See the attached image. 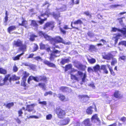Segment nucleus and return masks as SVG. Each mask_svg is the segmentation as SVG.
Here are the masks:
<instances>
[{"label": "nucleus", "mask_w": 126, "mask_h": 126, "mask_svg": "<svg viewBox=\"0 0 126 126\" xmlns=\"http://www.w3.org/2000/svg\"><path fill=\"white\" fill-rule=\"evenodd\" d=\"M117 31L121 32L125 35V37H126V28H123L122 30H120L116 28H112L111 30V32H115Z\"/></svg>", "instance_id": "7"}, {"label": "nucleus", "mask_w": 126, "mask_h": 126, "mask_svg": "<svg viewBox=\"0 0 126 126\" xmlns=\"http://www.w3.org/2000/svg\"><path fill=\"white\" fill-rule=\"evenodd\" d=\"M39 117L36 116H30L28 117V119L30 118H34L35 119H38L39 118Z\"/></svg>", "instance_id": "48"}, {"label": "nucleus", "mask_w": 126, "mask_h": 126, "mask_svg": "<svg viewBox=\"0 0 126 126\" xmlns=\"http://www.w3.org/2000/svg\"><path fill=\"white\" fill-rule=\"evenodd\" d=\"M81 97L82 98L85 99L87 100H88L89 98V97L87 95H82L81 96Z\"/></svg>", "instance_id": "46"}, {"label": "nucleus", "mask_w": 126, "mask_h": 126, "mask_svg": "<svg viewBox=\"0 0 126 126\" xmlns=\"http://www.w3.org/2000/svg\"><path fill=\"white\" fill-rule=\"evenodd\" d=\"M13 70V71L14 72H16L18 70V68L15 65L14 66Z\"/></svg>", "instance_id": "52"}, {"label": "nucleus", "mask_w": 126, "mask_h": 126, "mask_svg": "<svg viewBox=\"0 0 126 126\" xmlns=\"http://www.w3.org/2000/svg\"><path fill=\"white\" fill-rule=\"evenodd\" d=\"M14 46L15 47H21L22 45V42L19 39L14 41L13 43Z\"/></svg>", "instance_id": "9"}, {"label": "nucleus", "mask_w": 126, "mask_h": 126, "mask_svg": "<svg viewBox=\"0 0 126 126\" xmlns=\"http://www.w3.org/2000/svg\"><path fill=\"white\" fill-rule=\"evenodd\" d=\"M22 19L23 20L22 23L21 24L19 23V25L22 26L27 28V22L23 18H22Z\"/></svg>", "instance_id": "20"}, {"label": "nucleus", "mask_w": 126, "mask_h": 126, "mask_svg": "<svg viewBox=\"0 0 126 126\" xmlns=\"http://www.w3.org/2000/svg\"><path fill=\"white\" fill-rule=\"evenodd\" d=\"M23 75L24 78H25L29 76V74L26 71H24L23 73Z\"/></svg>", "instance_id": "41"}, {"label": "nucleus", "mask_w": 126, "mask_h": 126, "mask_svg": "<svg viewBox=\"0 0 126 126\" xmlns=\"http://www.w3.org/2000/svg\"><path fill=\"white\" fill-rule=\"evenodd\" d=\"M35 106L34 104H32L31 105H29L27 106L26 110H27L29 112L33 111V112L35 113V111L34 110V107Z\"/></svg>", "instance_id": "10"}, {"label": "nucleus", "mask_w": 126, "mask_h": 126, "mask_svg": "<svg viewBox=\"0 0 126 126\" xmlns=\"http://www.w3.org/2000/svg\"><path fill=\"white\" fill-rule=\"evenodd\" d=\"M77 64L78 65L75 64V66L79 69H81L82 67V65L78 62L77 63Z\"/></svg>", "instance_id": "38"}, {"label": "nucleus", "mask_w": 126, "mask_h": 126, "mask_svg": "<svg viewBox=\"0 0 126 126\" xmlns=\"http://www.w3.org/2000/svg\"><path fill=\"white\" fill-rule=\"evenodd\" d=\"M71 75V78L72 79H74L78 81L79 79H80L82 77L83 74L82 72L80 71H77L74 69L72 70L70 72Z\"/></svg>", "instance_id": "1"}, {"label": "nucleus", "mask_w": 126, "mask_h": 126, "mask_svg": "<svg viewBox=\"0 0 126 126\" xmlns=\"http://www.w3.org/2000/svg\"><path fill=\"white\" fill-rule=\"evenodd\" d=\"M24 53H22L21 54H20L18 55L17 56H16V57L14 58H13V59L14 60H19V57L21 56L22 55L24 54Z\"/></svg>", "instance_id": "35"}, {"label": "nucleus", "mask_w": 126, "mask_h": 126, "mask_svg": "<svg viewBox=\"0 0 126 126\" xmlns=\"http://www.w3.org/2000/svg\"><path fill=\"white\" fill-rule=\"evenodd\" d=\"M88 71L89 73L92 72L94 71V69H93L91 67H89L88 68Z\"/></svg>", "instance_id": "56"}, {"label": "nucleus", "mask_w": 126, "mask_h": 126, "mask_svg": "<svg viewBox=\"0 0 126 126\" xmlns=\"http://www.w3.org/2000/svg\"><path fill=\"white\" fill-rule=\"evenodd\" d=\"M110 72L111 74L113 76H114L115 75V73L113 71L112 69L110 70Z\"/></svg>", "instance_id": "58"}, {"label": "nucleus", "mask_w": 126, "mask_h": 126, "mask_svg": "<svg viewBox=\"0 0 126 126\" xmlns=\"http://www.w3.org/2000/svg\"><path fill=\"white\" fill-rule=\"evenodd\" d=\"M56 112L58 117L60 118H62L65 114V111L59 108H56Z\"/></svg>", "instance_id": "5"}, {"label": "nucleus", "mask_w": 126, "mask_h": 126, "mask_svg": "<svg viewBox=\"0 0 126 126\" xmlns=\"http://www.w3.org/2000/svg\"><path fill=\"white\" fill-rule=\"evenodd\" d=\"M82 123L84 126H90L92 125L90 119L88 118L85 119Z\"/></svg>", "instance_id": "11"}, {"label": "nucleus", "mask_w": 126, "mask_h": 126, "mask_svg": "<svg viewBox=\"0 0 126 126\" xmlns=\"http://www.w3.org/2000/svg\"><path fill=\"white\" fill-rule=\"evenodd\" d=\"M40 48L41 49H43L45 48V45L42 44H41L40 45Z\"/></svg>", "instance_id": "55"}, {"label": "nucleus", "mask_w": 126, "mask_h": 126, "mask_svg": "<svg viewBox=\"0 0 126 126\" xmlns=\"http://www.w3.org/2000/svg\"><path fill=\"white\" fill-rule=\"evenodd\" d=\"M83 23L82 22L80 19H79L77 21H75L74 23V24H81Z\"/></svg>", "instance_id": "33"}, {"label": "nucleus", "mask_w": 126, "mask_h": 126, "mask_svg": "<svg viewBox=\"0 0 126 126\" xmlns=\"http://www.w3.org/2000/svg\"><path fill=\"white\" fill-rule=\"evenodd\" d=\"M45 33H43L41 31H39V35L41 36H44V35H45Z\"/></svg>", "instance_id": "57"}, {"label": "nucleus", "mask_w": 126, "mask_h": 126, "mask_svg": "<svg viewBox=\"0 0 126 126\" xmlns=\"http://www.w3.org/2000/svg\"><path fill=\"white\" fill-rule=\"evenodd\" d=\"M92 108L91 107L88 108L86 110V112L88 114H91L93 112V110H92Z\"/></svg>", "instance_id": "28"}, {"label": "nucleus", "mask_w": 126, "mask_h": 126, "mask_svg": "<svg viewBox=\"0 0 126 126\" xmlns=\"http://www.w3.org/2000/svg\"><path fill=\"white\" fill-rule=\"evenodd\" d=\"M37 79V77H34L32 76H30L28 80V83H30V81L32 79H33L34 80L37 81L36 80Z\"/></svg>", "instance_id": "27"}, {"label": "nucleus", "mask_w": 126, "mask_h": 126, "mask_svg": "<svg viewBox=\"0 0 126 126\" xmlns=\"http://www.w3.org/2000/svg\"><path fill=\"white\" fill-rule=\"evenodd\" d=\"M44 37L47 40H49L51 39V38L50 36L48 35L46 33L44 36Z\"/></svg>", "instance_id": "39"}, {"label": "nucleus", "mask_w": 126, "mask_h": 126, "mask_svg": "<svg viewBox=\"0 0 126 126\" xmlns=\"http://www.w3.org/2000/svg\"><path fill=\"white\" fill-rule=\"evenodd\" d=\"M101 70L102 69L103 71L106 74H108V70L106 68V66L105 65H103L101 66L100 68Z\"/></svg>", "instance_id": "23"}, {"label": "nucleus", "mask_w": 126, "mask_h": 126, "mask_svg": "<svg viewBox=\"0 0 126 126\" xmlns=\"http://www.w3.org/2000/svg\"><path fill=\"white\" fill-rule=\"evenodd\" d=\"M59 47L57 45H55L54 47H52V48L53 49L52 52L51 53L50 57L49 58L50 59L52 60L54 58V57H57L59 56L60 55V51H59L55 49V48Z\"/></svg>", "instance_id": "2"}, {"label": "nucleus", "mask_w": 126, "mask_h": 126, "mask_svg": "<svg viewBox=\"0 0 126 126\" xmlns=\"http://www.w3.org/2000/svg\"><path fill=\"white\" fill-rule=\"evenodd\" d=\"M69 61V60L68 59H62L61 63L62 64H63L68 62Z\"/></svg>", "instance_id": "31"}, {"label": "nucleus", "mask_w": 126, "mask_h": 126, "mask_svg": "<svg viewBox=\"0 0 126 126\" xmlns=\"http://www.w3.org/2000/svg\"><path fill=\"white\" fill-rule=\"evenodd\" d=\"M60 30L61 32L63 34H65L66 33V31L63 29L61 28L60 27Z\"/></svg>", "instance_id": "60"}, {"label": "nucleus", "mask_w": 126, "mask_h": 126, "mask_svg": "<svg viewBox=\"0 0 126 126\" xmlns=\"http://www.w3.org/2000/svg\"><path fill=\"white\" fill-rule=\"evenodd\" d=\"M18 113L19 114V116H21V115L23 114V112L22 111V109L18 111Z\"/></svg>", "instance_id": "63"}, {"label": "nucleus", "mask_w": 126, "mask_h": 126, "mask_svg": "<svg viewBox=\"0 0 126 126\" xmlns=\"http://www.w3.org/2000/svg\"><path fill=\"white\" fill-rule=\"evenodd\" d=\"M70 121L69 118H66L60 121L61 124L63 126L66 125L69 123Z\"/></svg>", "instance_id": "8"}, {"label": "nucleus", "mask_w": 126, "mask_h": 126, "mask_svg": "<svg viewBox=\"0 0 126 126\" xmlns=\"http://www.w3.org/2000/svg\"><path fill=\"white\" fill-rule=\"evenodd\" d=\"M89 86H90V87H92L94 89L95 88V86L94 85V84L93 83H92L89 84H88Z\"/></svg>", "instance_id": "61"}, {"label": "nucleus", "mask_w": 126, "mask_h": 126, "mask_svg": "<svg viewBox=\"0 0 126 126\" xmlns=\"http://www.w3.org/2000/svg\"><path fill=\"white\" fill-rule=\"evenodd\" d=\"M31 25L32 26H33L35 27V29L36 30L38 27V25L36 23V21L34 20H32L31 21Z\"/></svg>", "instance_id": "26"}, {"label": "nucleus", "mask_w": 126, "mask_h": 126, "mask_svg": "<svg viewBox=\"0 0 126 126\" xmlns=\"http://www.w3.org/2000/svg\"><path fill=\"white\" fill-rule=\"evenodd\" d=\"M46 78L44 76L37 77L36 80L37 82L41 80L44 81L46 80Z\"/></svg>", "instance_id": "25"}, {"label": "nucleus", "mask_w": 126, "mask_h": 126, "mask_svg": "<svg viewBox=\"0 0 126 126\" xmlns=\"http://www.w3.org/2000/svg\"><path fill=\"white\" fill-rule=\"evenodd\" d=\"M10 75L8 74L5 76L4 79L2 78L1 77H0V86H2L4 84L8 85L9 83L8 81V79L10 77Z\"/></svg>", "instance_id": "4"}, {"label": "nucleus", "mask_w": 126, "mask_h": 126, "mask_svg": "<svg viewBox=\"0 0 126 126\" xmlns=\"http://www.w3.org/2000/svg\"><path fill=\"white\" fill-rule=\"evenodd\" d=\"M16 27L15 26H12L9 27L8 29V32L10 33L11 31L16 29Z\"/></svg>", "instance_id": "21"}, {"label": "nucleus", "mask_w": 126, "mask_h": 126, "mask_svg": "<svg viewBox=\"0 0 126 126\" xmlns=\"http://www.w3.org/2000/svg\"><path fill=\"white\" fill-rule=\"evenodd\" d=\"M58 97L60 100L62 101H66L68 100L67 98H66L65 96L62 94H59L58 95Z\"/></svg>", "instance_id": "14"}, {"label": "nucleus", "mask_w": 126, "mask_h": 126, "mask_svg": "<svg viewBox=\"0 0 126 126\" xmlns=\"http://www.w3.org/2000/svg\"><path fill=\"white\" fill-rule=\"evenodd\" d=\"M7 71L6 70L2 68H0V73L3 74H6Z\"/></svg>", "instance_id": "37"}, {"label": "nucleus", "mask_w": 126, "mask_h": 126, "mask_svg": "<svg viewBox=\"0 0 126 126\" xmlns=\"http://www.w3.org/2000/svg\"><path fill=\"white\" fill-rule=\"evenodd\" d=\"M112 56L110 53H108L106 54L104 57V58L108 60H110L112 58Z\"/></svg>", "instance_id": "19"}, {"label": "nucleus", "mask_w": 126, "mask_h": 126, "mask_svg": "<svg viewBox=\"0 0 126 126\" xmlns=\"http://www.w3.org/2000/svg\"><path fill=\"white\" fill-rule=\"evenodd\" d=\"M39 86L44 90H45V84L42 83H39Z\"/></svg>", "instance_id": "40"}, {"label": "nucleus", "mask_w": 126, "mask_h": 126, "mask_svg": "<svg viewBox=\"0 0 126 126\" xmlns=\"http://www.w3.org/2000/svg\"><path fill=\"white\" fill-rule=\"evenodd\" d=\"M43 63H44L47 65L48 66L52 67H55V65L53 64V63H51L47 60L43 62Z\"/></svg>", "instance_id": "13"}, {"label": "nucleus", "mask_w": 126, "mask_h": 126, "mask_svg": "<svg viewBox=\"0 0 126 126\" xmlns=\"http://www.w3.org/2000/svg\"><path fill=\"white\" fill-rule=\"evenodd\" d=\"M87 59L89 62L90 63H94L96 62L94 58H92L90 59L87 58Z\"/></svg>", "instance_id": "30"}, {"label": "nucleus", "mask_w": 126, "mask_h": 126, "mask_svg": "<svg viewBox=\"0 0 126 126\" xmlns=\"http://www.w3.org/2000/svg\"><path fill=\"white\" fill-rule=\"evenodd\" d=\"M60 90L63 92L68 91L69 88L65 87H61L60 88Z\"/></svg>", "instance_id": "22"}, {"label": "nucleus", "mask_w": 126, "mask_h": 126, "mask_svg": "<svg viewBox=\"0 0 126 126\" xmlns=\"http://www.w3.org/2000/svg\"><path fill=\"white\" fill-rule=\"evenodd\" d=\"M64 8L62 9L61 8H60V9H57L58 10V11H62L65 10L66 9V6L65 5L63 6Z\"/></svg>", "instance_id": "47"}, {"label": "nucleus", "mask_w": 126, "mask_h": 126, "mask_svg": "<svg viewBox=\"0 0 126 126\" xmlns=\"http://www.w3.org/2000/svg\"><path fill=\"white\" fill-rule=\"evenodd\" d=\"M100 41L101 42L103 43V45H106L107 43L106 41L105 40L103 39L101 40Z\"/></svg>", "instance_id": "64"}, {"label": "nucleus", "mask_w": 126, "mask_h": 126, "mask_svg": "<svg viewBox=\"0 0 126 126\" xmlns=\"http://www.w3.org/2000/svg\"><path fill=\"white\" fill-rule=\"evenodd\" d=\"M20 49L22 51H24L26 48V46L25 45H23L21 46Z\"/></svg>", "instance_id": "53"}, {"label": "nucleus", "mask_w": 126, "mask_h": 126, "mask_svg": "<svg viewBox=\"0 0 126 126\" xmlns=\"http://www.w3.org/2000/svg\"><path fill=\"white\" fill-rule=\"evenodd\" d=\"M84 14L90 17H91V15L88 12H85L84 13Z\"/></svg>", "instance_id": "54"}, {"label": "nucleus", "mask_w": 126, "mask_h": 126, "mask_svg": "<svg viewBox=\"0 0 126 126\" xmlns=\"http://www.w3.org/2000/svg\"><path fill=\"white\" fill-rule=\"evenodd\" d=\"M52 15L56 19H57L58 18L60 17V14L58 13L57 14H56L55 13L53 12L52 13Z\"/></svg>", "instance_id": "36"}, {"label": "nucleus", "mask_w": 126, "mask_h": 126, "mask_svg": "<svg viewBox=\"0 0 126 126\" xmlns=\"http://www.w3.org/2000/svg\"><path fill=\"white\" fill-rule=\"evenodd\" d=\"M72 65L71 64H69L68 65H66L65 68V71H66L68 70L71 69L72 67Z\"/></svg>", "instance_id": "34"}, {"label": "nucleus", "mask_w": 126, "mask_h": 126, "mask_svg": "<svg viewBox=\"0 0 126 126\" xmlns=\"http://www.w3.org/2000/svg\"><path fill=\"white\" fill-rule=\"evenodd\" d=\"M120 120L123 122H124L126 120V118L125 117H123L121 118Z\"/></svg>", "instance_id": "59"}, {"label": "nucleus", "mask_w": 126, "mask_h": 126, "mask_svg": "<svg viewBox=\"0 0 126 126\" xmlns=\"http://www.w3.org/2000/svg\"><path fill=\"white\" fill-rule=\"evenodd\" d=\"M19 79V77H17L15 75H13L12 77L10 78L9 79H8V81L9 83H11V81L12 80H18Z\"/></svg>", "instance_id": "17"}, {"label": "nucleus", "mask_w": 126, "mask_h": 126, "mask_svg": "<svg viewBox=\"0 0 126 126\" xmlns=\"http://www.w3.org/2000/svg\"><path fill=\"white\" fill-rule=\"evenodd\" d=\"M14 105V103L13 102L9 103L7 104L6 105V107L9 108H10L11 107L13 106Z\"/></svg>", "instance_id": "44"}, {"label": "nucleus", "mask_w": 126, "mask_h": 126, "mask_svg": "<svg viewBox=\"0 0 126 126\" xmlns=\"http://www.w3.org/2000/svg\"><path fill=\"white\" fill-rule=\"evenodd\" d=\"M39 104H42L44 105H46L47 104V102L46 101H43V102L40 101L39 102Z\"/></svg>", "instance_id": "62"}, {"label": "nucleus", "mask_w": 126, "mask_h": 126, "mask_svg": "<svg viewBox=\"0 0 126 126\" xmlns=\"http://www.w3.org/2000/svg\"><path fill=\"white\" fill-rule=\"evenodd\" d=\"M34 59L35 60L38 61H42V59L39 56H37L36 57H35L34 58Z\"/></svg>", "instance_id": "49"}, {"label": "nucleus", "mask_w": 126, "mask_h": 126, "mask_svg": "<svg viewBox=\"0 0 126 126\" xmlns=\"http://www.w3.org/2000/svg\"><path fill=\"white\" fill-rule=\"evenodd\" d=\"M87 34L90 37H93L94 36V34L92 33L90 31L88 32L87 33Z\"/></svg>", "instance_id": "45"}, {"label": "nucleus", "mask_w": 126, "mask_h": 126, "mask_svg": "<svg viewBox=\"0 0 126 126\" xmlns=\"http://www.w3.org/2000/svg\"><path fill=\"white\" fill-rule=\"evenodd\" d=\"M37 36L34 34H32L30 36V40L32 41H33L34 40V38L36 37Z\"/></svg>", "instance_id": "42"}, {"label": "nucleus", "mask_w": 126, "mask_h": 126, "mask_svg": "<svg viewBox=\"0 0 126 126\" xmlns=\"http://www.w3.org/2000/svg\"><path fill=\"white\" fill-rule=\"evenodd\" d=\"M52 118V115L51 114H49L46 116V119L47 120H50Z\"/></svg>", "instance_id": "50"}, {"label": "nucleus", "mask_w": 126, "mask_h": 126, "mask_svg": "<svg viewBox=\"0 0 126 126\" xmlns=\"http://www.w3.org/2000/svg\"><path fill=\"white\" fill-rule=\"evenodd\" d=\"M54 23L53 22L51 21L47 22L44 26V29H47L50 30V29H52L54 27Z\"/></svg>", "instance_id": "6"}, {"label": "nucleus", "mask_w": 126, "mask_h": 126, "mask_svg": "<svg viewBox=\"0 0 126 126\" xmlns=\"http://www.w3.org/2000/svg\"><path fill=\"white\" fill-rule=\"evenodd\" d=\"M91 121L92 122H95L96 120L99 122H100L99 119L98 118L97 114L94 115L91 118Z\"/></svg>", "instance_id": "15"}, {"label": "nucleus", "mask_w": 126, "mask_h": 126, "mask_svg": "<svg viewBox=\"0 0 126 126\" xmlns=\"http://www.w3.org/2000/svg\"><path fill=\"white\" fill-rule=\"evenodd\" d=\"M86 77V74H84L83 77L82 79V82L81 83V84H82V82H85V79Z\"/></svg>", "instance_id": "51"}, {"label": "nucleus", "mask_w": 126, "mask_h": 126, "mask_svg": "<svg viewBox=\"0 0 126 126\" xmlns=\"http://www.w3.org/2000/svg\"><path fill=\"white\" fill-rule=\"evenodd\" d=\"M63 40L59 36L56 37L54 39V41L56 43L62 42Z\"/></svg>", "instance_id": "18"}, {"label": "nucleus", "mask_w": 126, "mask_h": 126, "mask_svg": "<svg viewBox=\"0 0 126 126\" xmlns=\"http://www.w3.org/2000/svg\"><path fill=\"white\" fill-rule=\"evenodd\" d=\"M121 93L118 91H116L115 92L114 96V97L116 98H118L120 97L121 96Z\"/></svg>", "instance_id": "24"}, {"label": "nucleus", "mask_w": 126, "mask_h": 126, "mask_svg": "<svg viewBox=\"0 0 126 126\" xmlns=\"http://www.w3.org/2000/svg\"><path fill=\"white\" fill-rule=\"evenodd\" d=\"M117 63L116 59L115 58H112V62H111V64L112 65H114L115 64Z\"/></svg>", "instance_id": "32"}, {"label": "nucleus", "mask_w": 126, "mask_h": 126, "mask_svg": "<svg viewBox=\"0 0 126 126\" xmlns=\"http://www.w3.org/2000/svg\"><path fill=\"white\" fill-rule=\"evenodd\" d=\"M121 36L120 34H115L114 35L113 38V40L115 41V43L116 44L118 41V39H120V37Z\"/></svg>", "instance_id": "16"}, {"label": "nucleus", "mask_w": 126, "mask_h": 126, "mask_svg": "<svg viewBox=\"0 0 126 126\" xmlns=\"http://www.w3.org/2000/svg\"><path fill=\"white\" fill-rule=\"evenodd\" d=\"M118 45H124V46H126V41H122L119 43Z\"/></svg>", "instance_id": "43"}, {"label": "nucleus", "mask_w": 126, "mask_h": 126, "mask_svg": "<svg viewBox=\"0 0 126 126\" xmlns=\"http://www.w3.org/2000/svg\"><path fill=\"white\" fill-rule=\"evenodd\" d=\"M43 63H44L47 65L48 66L52 67H55V65L53 64V63H51L47 60L43 62Z\"/></svg>", "instance_id": "12"}, {"label": "nucleus", "mask_w": 126, "mask_h": 126, "mask_svg": "<svg viewBox=\"0 0 126 126\" xmlns=\"http://www.w3.org/2000/svg\"><path fill=\"white\" fill-rule=\"evenodd\" d=\"M49 10L48 9L46 11L45 13H42L40 16H38V18L41 20V21L39 22L40 24H42L44 23V21L46 20L47 18H45L44 19L42 17L45 16L46 15L48 17L50 14Z\"/></svg>", "instance_id": "3"}, {"label": "nucleus", "mask_w": 126, "mask_h": 126, "mask_svg": "<svg viewBox=\"0 0 126 126\" xmlns=\"http://www.w3.org/2000/svg\"><path fill=\"white\" fill-rule=\"evenodd\" d=\"M100 69V66L97 64L93 67V69L94 71L95 72H97Z\"/></svg>", "instance_id": "29"}]
</instances>
